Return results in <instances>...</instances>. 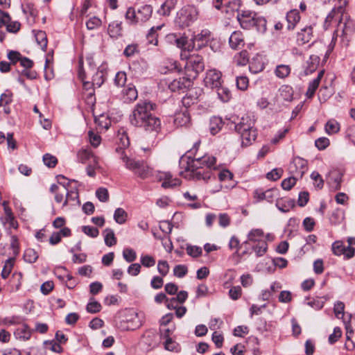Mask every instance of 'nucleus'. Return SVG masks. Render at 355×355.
I'll use <instances>...</instances> for the list:
<instances>
[{
  "label": "nucleus",
  "instance_id": "473e14b6",
  "mask_svg": "<svg viewBox=\"0 0 355 355\" xmlns=\"http://www.w3.org/2000/svg\"><path fill=\"white\" fill-rule=\"evenodd\" d=\"M164 24L159 25L157 26H153L150 31H148L146 37L148 42L149 44H153L155 46L157 45L158 40H157V31L160 30L163 27Z\"/></svg>",
  "mask_w": 355,
  "mask_h": 355
},
{
  "label": "nucleus",
  "instance_id": "c85d7f7f",
  "mask_svg": "<svg viewBox=\"0 0 355 355\" xmlns=\"http://www.w3.org/2000/svg\"><path fill=\"white\" fill-rule=\"evenodd\" d=\"M93 157H97L93 153L87 148H82L77 153L78 162L85 164L87 162H93Z\"/></svg>",
  "mask_w": 355,
  "mask_h": 355
},
{
  "label": "nucleus",
  "instance_id": "338daca9",
  "mask_svg": "<svg viewBox=\"0 0 355 355\" xmlns=\"http://www.w3.org/2000/svg\"><path fill=\"white\" fill-rule=\"evenodd\" d=\"M297 178L295 176H292L284 179L282 182L283 189L290 190L296 184Z\"/></svg>",
  "mask_w": 355,
  "mask_h": 355
},
{
  "label": "nucleus",
  "instance_id": "2eb2a0df",
  "mask_svg": "<svg viewBox=\"0 0 355 355\" xmlns=\"http://www.w3.org/2000/svg\"><path fill=\"white\" fill-rule=\"evenodd\" d=\"M58 183L60 184H62L64 189L65 191V200L63 202V207L66 206L69 201L71 200H76L78 199V187L76 186L74 187V191H69V185L71 184L70 182H67V183L65 182H61L60 180L62 179L64 180H66V178L63 175H58Z\"/></svg>",
  "mask_w": 355,
  "mask_h": 355
},
{
  "label": "nucleus",
  "instance_id": "7ed1b4c3",
  "mask_svg": "<svg viewBox=\"0 0 355 355\" xmlns=\"http://www.w3.org/2000/svg\"><path fill=\"white\" fill-rule=\"evenodd\" d=\"M155 108V104L150 101L138 103L129 116L130 123L146 131L157 132L161 129V121L151 112Z\"/></svg>",
  "mask_w": 355,
  "mask_h": 355
},
{
  "label": "nucleus",
  "instance_id": "7c9ffc66",
  "mask_svg": "<svg viewBox=\"0 0 355 355\" xmlns=\"http://www.w3.org/2000/svg\"><path fill=\"white\" fill-rule=\"evenodd\" d=\"M263 69L264 64L260 57L257 56L249 61V69L252 73L261 72Z\"/></svg>",
  "mask_w": 355,
  "mask_h": 355
},
{
  "label": "nucleus",
  "instance_id": "0eeeda50",
  "mask_svg": "<svg viewBox=\"0 0 355 355\" xmlns=\"http://www.w3.org/2000/svg\"><path fill=\"white\" fill-rule=\"evenodd\" d=\"M121 159L125 163L126 168L132 171L137 177L146 179L153 175V169L147 162L131 159L126 155H123Z\"/></svg>",
  "mask_w": 355,
  "mask_h": 355
},
{
  "label": "nucleus",
  "instance_id": "cd10ccee",
  "mask_svg": "<svg viewBox=\"0 0 355 355\" xmlns=\"http://www.w3.org/2000/svg\"><path fill=\"white\" fill-rule=\"evenodd\" d=\"M178 0H166L158 10L160 15L168 16L177 4Z\"/></svg>",
  "mask_w": 355,
  "mask_h": 355
},
{
  "label": "nucleus",
  "instance_id": "6e6d98bb",
  "mask_svg": "<svg viewBox=\"0 0 355 355\" xmlns=\"http://www.w3.org/2000/svg\"><path fill=\"white\" fill-rule=\"evenodd\" d=\"M102 21L101 19L96 17H91L86 22V26L88 30H94L101 26Z\"/></svg>",
  "mask_w": 355,
  "mask_h": 355
},
{
  "label": "nucleus",
  "instance_id": "864d4df0",
  "mask_svg": "<svg viewBox=\"0 0 355 355\" xmlns=\"http://www.w3.org/2000/svg\"><path fill=\"white\" fill-rule=\"evenodd\" d=\"M43 162L49 168H54L58 163V159L55 156L46 153L43 156Z\"/></svg>",
  "mask_w": 355,
  "mask_h": 355
},
{
  "label": "nucleus",
  "instance_id": "58836bf2",
  "mask_svg": "<svg viewBox=\"0 0 355 355\" xmlns=\"http://www.w3.org/2000/svg\"><path fill=\"white\" fill-rule=\"evenodd\" d=\"M105 243V245L111 247L116 243V239L114 232L112 229L107 228L104 231Z\"/></svg>",
  "mask_w": 355,
  "mask_h": 355
},
{
  "label": "nucleus",
  "instance_id": "79ce46f5",
  "mask_svg": "<svg viewBox=\"0 0 355 355\" xmlns=\"http://www.w3.org/2000/svg\"><path fill=\"white\" fill-rule=\"evenodd\" d=\"M268 244L266 241H260L256 245L252 246V250L255 252L257 257H261L266 252Z\"/></svg>",
  "mask_w": 355,
  "mask_h": 355
},
{
  "label": "nucleus",
  "instance_id": "f03ea898",
  "mask_svg": "<svg viewBox=\"0 0 355 355\" xmlns=\"http://www.w3.org/2000/svg\"><path fill=\"white\" fill-rule=\"evenodd\" d=\"M216 163V157L207 155L196 159L182 156L180 159V167L188 173L189 178L205 182L211 178V169L215 168Z\"/></svg>",
  "mask_w": 355,
  "mask_h": 355
},
{
  "label": "nucleus",
  "instance_id": "9b49d317",
  "mask_svg": "<svg viewBox=\"0 0 355 355\" xmlns=\"http://www.w3.org/2000/svg\"><path fill=\"white\" fill-rule=\"evenodd\" d=\"M307 168V162L300 157H295L289 164V171L293 176L301 178Z\"/></svg>",
  "mask_w": 355,
  "mask_h": 355
},
{
  "label": "nucleus",
  "instance_id": "f704fd0d",
  "mask_svg": "<svg viewBox=\"0 0 355 355\" xmlns=\"http://www.w3.org/2000/svg\"><path fill=\"white\" fill-rule=\"evenodd\" d=\"M33 33H35V40L38 45L43 51H45L47 46V37L46 33L42 31H33Z\"/></svg>",
  "mask_w": 355,
  "mask_h": 355
},
{
  "label": "nucleus",
  "instance_id": "c756f323",
  "mask_svg": "<svg viewBox=\"0 0 355 355\" xmlns=\"http://www.w3.org/2000/svg\"><path fill=\"white\" fill-rule=\"evenodd\" d=\"M276 206L280 211L286 213L295 207V201L291 199L277 200Z\"/></svg>",
  "mask_w": 355,
  "mask_h": 355
},
{
  "label": "nucleus",
  "instance_id": "423d86ee",
  "mask_svg": "<svg viewBox=\"0 0 355 355\" xmlns=\"http://www.w3.org/2000/svg\"><path fill=\"white\" fill-rule=\"evenodd\" d=\"M153 7L150 5H144L137 9L129 7L125 14V18L131 26L143 25L152 17Z\"/></svg>",
  "mask_w": 355,
  "mask_h": 355
},
{
  "label": "nucleus",
  "instance_id": "4c0bfd02",
  "mask_svg": "<svg viewBox=\"0 0 355 355\" xmlns=\"http://www.w3.org/2000/svg\"><path fill=\"white\" fill-rule=\"evenodd\" d=\"M128 218L127 212L122 208H117L114 211V219L118 224H123L125 223Z\"/></svg>",
  "mask_w": 355,
  "mask_h": 355
},
{
  "label": "nucleus",
  "instance_id": "a878e982",
  "mask_svg": "<svg viewBox=\"0 0 355 355\" xmlns=\"http://www.w3.org/2000/svg\"><path fill=\"white\" fill-rule=\"evenodd\" d=\"M180 71L177 61L171 58H167L164 60L161 66L160 71L162 73H166L171 71Z\"/></svg>",
  "mask_w": 355,
  "mask_h": 355
},
{
  "label": "nucleus",
  "instance_id": "8fccbe9b",
  "mask_svg": "<svg viewBox=\"0 0 355 355\" xmlns=\"http://www.w3.org/2000/svg\"><path fill=\"white\" fill-rule=\"evenodd\" d=\"M311 178L313 180L315 187L321 189L324 186V180L321 175L317 171H313L311 174Z\"/></svg>",
  "mask_w": 355,
  "mask_h": 355
},
{
  "label": "nucleus",
  "instance_id": "774afa93",
  "mask_svg": "<svg viewBox=\"0 0 355 355\" xmlns=\"http://www.w3.org/2000/svg\"><path fill=\"white\" fill-rule=\"evenodd\" d=\"M82 230L85 234L92 238H96L99 234V231L96 227L89 225L83 226Z\"/></svg>",
  "mask_w": 355,
  "mask_h": 355
},
{
  "label": "nucleus",
  "instance_id": "69168bd1",
  "mask_svg": "<svg viewBox=\"0 0 355 355\" xmlns=\"http://www.w3.org/2000/svg\"><path fill=\"white\" fill-rule=\"evenodd\" d=\"M242 295V289L241 286H232L229 291V296L232 300H237Z\"/></svg>",
  "mask_w": 355,
  "mask_h": 355
},
{
  "label": "nucleus",
  "instance_id": "6ab92c4d",
  "mask_svg": "<svg viewBox=\"0 0 355 355\" xmlns=\"http://www.w3.org/2000/svg\"><path fill=\"white\" fill-rule=\"evenodd\" d=\"M343 176V173L340 170H333L329 173V180L328 183L331 186L334 191H338L341 189Z\"/></svg>",
  "mask_w": 355,
  "mask_h": 355
},
{
  "label": "nucleus",
  "instance_id": "f3484780",
  "mask_svg": "<svg viewBox=\"0 0 355 355\" xmlns=\"http://www.w3.org/2000/svg\"><path fill=\"white\" fill-rule=\"evenodd\" d=\"M278 190L276 189H270L263 191L262 189H257L254 191V198H257L258 201L263 200L268 202H272L273 198L277 196Z\"/></svg>",
  "mask_w": 355,
  "mask_h": 355
},
{
  "label": "nucleus",
  "instance_id": "052dcab7",
  "mask_svg": "<svg viewBox=\"0 0 355 355\" xmlns=\"http://www.w3.org/2000/svg\"><path fill=\"white\" fill-rule=\"evenodd\" d=\"M236 83L239 89L245 91L248 89L249 80L246 76H239L236 78Z\"/></svg>",
  "mask_w": 355,
  "mask_h": 355
},
{
  "label": "nucleus",
  "instance_id": "e433bc0d",
  "mask_svg": "<svg viewBox=\"0 0 355 355\" xmlns=\"http://www.w3.org/2000/svg\"><path fill=\"white\" fill-rule=\"evenodd\" d=\"M38 253L33 248H28L24 251V260L30 263H35L38 259Z\"/></svg>",
  "mask_w": 355,
  "mask_h": 355
},
{
  "label": "nucleus",
  "instance_id": "e2e57ef3",
  "mask_svg": "<svg viewBox=\"0 0 355 355\" xmlns=\"http://www.w3.org/2000/svg\"><path fill=\"white\" fill-rule=\"evenodd\" d=\"M127 80V76L124 71H119L114 78V83L119 87H123Z\"/></svg>",
  "mask_w": 355,
  "mask_h": 355
},
{
  "label": "nucleus",
  "instance_id": "bf43d9fd",
  "mask_svg": "<svg viewBox=\"0 0 355 355\" xmlns=\"http://www.w3.org/2000/svg\"><path fill=\"white\" fill-rule=\"evenodd\" d=\"M320 83L318 82V80H313L309 84V87L306 93V96L307 98H311L315 94V92L318 87H319Z\"/></svg>",
  "mask_w": 355,
  "mask_h": 355
},
{
  "label": "nucleus",
  "instance_id": "de8ad7c7",
  "mask_svg": "<svg viewBox=\"0 0 355 355\" xmlns=\"http://www.w3.org/2000/svg\"><path fill=\"white\" fill-rule=\"evenodd\" d=\"M101 304L91 299V301L87 304V311L90 313H96L101 310Z\"/></svg>",
  "mask_w": 355,
  "mask_h": 355
},
{
  "label": "nucleus",
  "instance_id": "37998d69",
  "mask_svg": "<svg viewBox=\"0 0 355 355\" xmlns=\"http://www.w3.org/2000/svg\"><path fill=\"white\" fill-rule=\"evenodd\" d=\"M14 258H9L6 261L4 266L1 271V277L3 279H6L8 277L14 266Z\"/></svg>",
  "mask_w": 355,
  "mask_h": 355
},
{
  "label": "nucleus",
  "instance_id": "13d9d810",
  "mask_svg": "<svg viewBox=\"0 0 355 355\" xmlns=\"http://www.w3.org/2000/svg\"><path fill=\"white\" fill-rule=\"evenodd\" d=\"M96 196L98 199L103 202H105L109 200L108 191L104 187L98 188L96 191Z\"/></svg>",
  "mask_w": 355,
  "mask_h": 355
},
{
  "label": "nucleus",
  "instance_id": "09e8293b",
  "mask_svg": "<svg viewBox=\"0 0 355 355\" xmlns=\"http://www.w3.org/2000/svg\"><path fill=\"white\" fill-rule=\"evenodd\" d=\"M17 334L20 338L28 340L31 336V331L28 326L24 324L21 329L17 330Z\"/></svg>",
  "mask_w": 355,
  "mask_h": 355
},
{
  "label": "nucleus",
  "instance_id": "1a4fd4ad",
  "mask_svg": "<svg viewBox=\"0 0 355 355\" xmlns=\"http://www.w3.org/2000/svg\"><path fill=\"white\" fill-rule=\"evenodd\" d=\"M205 64L202 57L198 54L191 55L187 60L185 69L187 76L195 78L198 74L204 70Z\"/></svg>",
  "mask_w": 355,
  "mask_h": 355
},
{
  "label": "nucleus",
  "instance_id": "ddd939ff",
  "mask_svg": "<svg viewBox=\"0 0 355 355\" xmlns=\"http://www.w3.org/2000/svg\"><path fill=\"white\" fill-rule=\"evenodd\" d=\"M191 77H180L171 81L168 84V89L173 92H184L189 87L191 86Z\"/></svg>",
  "mask_w": 355,
  "mask_h": 355
},
{
  "label": "nucleus",
  "instance_id": "ea45409f",
  "mask_svg": "<svg viewBox=\"0 0 355 355\" xmlns=\"http://www.w3.org/2000/svg\"><path fill=\"white\" fill-rule=\"evenodd\" d=\"M291 73V67L286 64H279L277 66L275 73L279 78L287 77Z\"/></svg>",
  "mask_w": 355,
  "mask_h": 355
},
{
  "label": "nucleus",
  "instance_id": "a18cd8bd",
  "mask_svg": "<svg viewBox=\"0 0 355 355\" xmlns=\"http://www.w3.org/2000/svg\"><path fill=\"white\" fill-rule=\"evenodd\" d=\"M97 168H99V166H98V157H93V162H89L87 166V168H86V171H87V174L89 176V177H92L94 178L95 175H96V169Z\"/></svg>",
  "mask_w": 355,
  "mask_h": 355
},
{
  "label": "nucleus",
  "instance_id": "4d7b16f0",
  "mask_svg": "<svg viewBox=\"0 0 355 355\" xmlns=\"http://www.w3.org/2000/svg\"><path fill=\"white\" fill-rule=\"evenodd\" d=\"M186 250L187 254L192 257H198L202 254V248L196 245H188Z\"/></svg>",
  "mask_w": 355,
  "mask_h": 355
},
{
  "label": "nucleus",
  "instance_id": "4be33fe9",
  "mask_svg": "<svg viewBox=\"0 0 355 355\" xmlns=\"http://www.w3.org/2000/svg\"><path fill=\"white\" fill-rule=\"evenodd\" d=\"M229 44L232 49H236L244 45V37L241 31H234L230 37Z\"/></svg>",
  "mask_w": 355,
  "mask_h": 355
},
{
  "label": "nucleus",
  "instance_id": "2f4dec72",
  "mask_svg": "<svg viewBox=\"0 0 355 355\" xmlns=\"http://www.w3.org/2000/svg\"><path fill=\"white\" fill-rule=\"evenodd\" d=\"M233 177V173L229 170H223L218 174V179L220 182H225L227 180L232 181L230 184L225 186L227 189H232L236 185V182L232 181Z\"/></svg>",
  "mask_w": 355,
  "mask_h": 355
},
{
  "label": "nucleus",
  "instance_id": "39448f33",
  "mask_svg": "<svg viewBox=\"0 0 355 355\" xmlns=\"http://www.w3.org/2000/svg\"><path fill=\"white\" fill-rule=\"evenodd\" d=\"M236 19L243 29L249 30L255 27L258 31L266 30V19L252 10L245 9L239 10Z\"/></svg>",
  "mask_w": 355,
  "mask_h": 355
},
{
  "label": "nucleus",
  "instance_id": "603ef678",
  "mask_svg": "<svg viewBox=\"0 0 355 355\" xmlns=\"http://www.w3.org/2000/svg\"><path fill=\"white\" fill-rule=\"evenodd\" d=\"M123 257L127 262L131 263L137 259V254L133 249L125 248L123 251Z\"/></svg>",
  "mask_w": 355,
  "mask_h": 355
},
{
  "label": "nucleus",
  "instance_id": "a19ab883",
  "mask_svg": "<svg viewBox=\"0 0 355 355\" xmlns=\"http://www.w3.org/2000/svg\"><path fill=\"white\" fill-rule=\"evenodd\" d=\"M340 130V124L336 120L331 119L327 122L325 131L328 135L337 133Z\"/></svg>",
  "mask_w": 355,
  "mask_h": 355
},
{
  "label": "nucleus",
  "instance_id": "6e6552de",
  "mask_svg": "<svg viewBox=\"0 0 355 355\" xmlns=\"http://www.w3.org/2000/svg\"><path fill=\"white\" fill-rule=\"evenodd\" d=\"M198 10L193 6H186L177 13L175 24L183 28L189 26L198 18Z\"/></svg>",
  "mask_w": 355,
  "mask_h": 355
},
{
  "label": "nucleus",
  "instance_id": "0e129e2a",
  "mask_svg": "<svg viewBox=\"0 0 355 355\" xmlns=\"http://www.w3.org/2000/svg\"><path fill=\"white\" fill-rule=\"evenodd\" d=\"M157 270L162 277H165L169 271V265L166 261L160 260L157 263Z\"/></svg>",
  "mask_w": 355,
  "mask_h": 355
},
{
  "label": "nucleus",
  "instance_id": "49530a36",
  "mask_svg": "<svg viewBox=\"0 0 355 355\" xmlns=\"http://www.w3.org/2000/svg\"><path fill=\"white\" fill-rule=\"evenodd\" d=\"M83 98H85V103L89 106L93 107L96 103V97L94 94V89H88V92L83 93Z\"/></svg>",
  "mask_w": 355,
  "mask_h": 355
},
{
  "label": "nucleus",
  "instance_id": "dca6fc26",
  "mask_svg": "<svg viewBox=\"0 0 355 355\" xmlns=\"http://www.w3.org/2000/svg\"><path fill=\"white\" fill-rule=\"evenodd\" d=\"M221 73L215 69L209 70L205 78L206 86L216 89L221 86Z\"/></svg>",
  "mask_w": 355,
  "mask_h": 355
},
{
  "label": "nucleus",
  "instance_id": "3c124183",
  "mask_svg": "<svg viewBox=\"0 0 355 355\" xmlns=\"http://www.w3.org/2000/svg\"><path fill=\"white\" fill-rule=\"evenodd\" d=\"M11 284V291H17L21 285V275L20 273L13 275Z\"/></svg>",
  "mask_w": 355,
  "mask_h": 355
},
{
  "label": "nucleus",
  "instance_id": "5fc2aeb1",
  "mask_svg": "<svg viewBox=\"0 0 355 355\" xmlns=\"http://www.w3.org/2000/svg\"><path fill=\"white\" fill-rule=\"evenodd\" d=\"M141 263L142 266L146 268H150L155 265V259L150 255L145 254L141 256Z\"/></svg>",
  "mask_w": 355,
  "mask_h": 355
},
{
  "label": "nucleus",
  "instance_id": "bb28decb",
  "mask_svg": "<svg viewBox=\"0 0 355 355\" xmlns=\"http://www.w3.org/2000/svg\"><path fill=\"white\" fill-rule=\"evenodd\" d=\"M223 121L222 118L219 116H212L209 120V130L210 132L214 135L220 132L223 126Z\"/></svg>",
  "mask_w": 355,
  "mask_h": 355
},
{
  "label": "nucleus",
  "instance_id": "f8f14e48",
  "mask_svg": "<svg viewBox=\"0 0 355 355\" xmlns=\"http://www.w3.org/2000/svg\"><path fill=\"white\" fill-rule=\"evenodd\" d=\"M314 24H308L302 28L296 35V41L298 45H304L313 40Z\"/></svg>",
  "mask_w": 355,
  "mask_h": 355
},
{
  "label": "nucleus",
  "instance_id": "a211bd4d",
  "mask_svg": "<svg viewBox=\"0 0 355 355\" xmlns=\"http://www.w3.org/2000/svg\"><path fill=\"white\" fill-rule=\"evenodd\" d=\"M138 97V92L135 86L128 84L122 91V99L124 103H130Z\"/></svg>",
  "mask_w": 355,
  "mask_h": 355
},
{
  "label": "nucleus",
  "instance_id": "aec40b11",
  "mask_svg": "<svg viewBox=\"0 0 355 355\" xmlns=\"http://www.w3.org/2000/svg\"><path fill=\"white\" fill-rule=\"evenodd\" d=\"M301 17L297 9L288 11L286 16L288 30H293L300 21Z\"/></svg>",
  "mask_w": 355,
  "mask_h": 355
},
{
  "label": "nucleus",
  "instance_id": "412c9836",
  "mask_svg": "<svg viewBox=\"0 0 355 355\" xmlns=\"http://www.w3.org/2000/svg\"><path fill=\"white\" fill-rule=\"evenodd\" d=\"M159 179V180H163L162 187L164 188H172L180 184L179 179H173L171 174L167 172L161 173Z\"/></svg>",
  "mask_w": 355,
  "mask_h": 355
},
{
  "label": "nucleus",
  "instance_id": "f257e3e1",
  "mask_svg": "<svg viewBox=\"0 0 355 355\" xmlns=\"http://www.w3.org/2000/svg\"><path fill=\"white\" fill-rule=\"evenodd\" d=\"M334 6L331 12L328 14L324 21V27L327 29L332 23L336 24V29L334 31L333 37L325 57H329L336 45L337 37H341V43L345 46L349 45V39L355 31L354 21L345 12L347 5V0H334Z\"/></svg>",
  "mask_w": 355,
  "mask_h": 355
},
{
  "label": "nucleus",
  "instance_id": "20e7f679",
  "mask_svg": "<svg viewBox=\"0 0 355 355\" xmlns=\"http://www.w3.org/2000/svg\"><path fill=\"white\" fill-rule=\"evenodd\" d=\"M254 120L250 116H243L235 125V130L240 135L242 146H250L257 137V130L254 127Z\"/></svg>",
  "mask_w": 355,
  "mask_h": 355
},
{
  "label": "nucleus",
  "instance_id": "4468645a",
  "mask_svg": "<svg viewBox=\"0 0 355 355\" xmlns=\"http://www.w3.org/2000/svg\"><path fill=\"white\" fill-rule=\"evenodd\" d=\"M211 39V32L205 29L201 31L197 35H194L192 38V43L194 44V50L198 51L207 45Z\"/></svg>",
  "mask_w": 355,
  "mask_h": 355
},
{
  "label": "nucleus",
  "instance_id": "72a5a7b5",
  "mask_svg": "<svg viewBox=\"0 0 355 355\" xmlns=\"http://www.w3.org/2000/svg\"><path fill=\"white\" fill-rule=\"evenodd\" d=\"M234 62L238 66H244L249 62V54L245 50L238 53L234 58Z\"/></svg>",
  "mask_w": 355,
  "mask_h": 355
},
{
  "label": "nucleus",
  "instance_id": "680f3d73",
  "mask_svg": "<svg viewBox=\"0 0 355 355\" xmlns=\"http://www.w3.org/2000/svg\"><path fill=\"white\" fill-rule=\"evenodd\" d=\"M345 245L340 241H336L332 244L333 253L336 256H340L344 253Z\"/></svg>",
  "mask_w": 355,
  "mask_h": 355
},
{
  "label": "nucleus",
  "instance_id": "9d476101",
  "mask_svg": "<svg viewBox=\"0 0 355 355\" xmlns=\"http://www.w3.org/2000/svg\"><path fill=\"white\" fill-rule=\"evenodd\" d=\"M87 62L89 65V69L88 73L92 74V85L96 86V87H100L106 78L107 76V69L105 66H101L98 67L97 70L94 71V67L92 66V59L87 58Z\"/></svg>",
  "mask_w": 355,
  "mask_h": 355
},
{
  "label": "nucleus",
  "instance_id": "b1692460",
  "mask_svg": "<svg viewBox=\"0 0 355 355\" xmlns=\"http://www.w3.org/2000/svg\"><path fill=\"white\" fill-rule=\"evenodd\" d=\"M107 33L112 38H118L123 35L122 22L114 21L109 24Z\"/></svg>",
  "mask_w": 355,
  "mask_h": 355
},
{
  "label": "nucleus",
  "instance_id": "5701e85b",
  "mask_svg": "<svg viewBox=\"0 0 355 355\" xmlns=\"http://www.w3.org/2000/svg\"><path fill=\"white\" fill-rule=\"evenodd\" d=\"M190 114L187 109L175 113L174 123L178 126H186L190 123Z\"/></svg>",
  "mask_w": 355,
  "mask_h": 355
},
{
  "label": "nucleus",
  "instance_id": "393cba45",
  "mask_svg": "<svg viewBox=\"0 0 355 355\" xmlns=\"http://www.w3.org/2000/svg\"><path fill=\"white\" fill-rule=\"evenodd\" d=\"M175 45L177 47L184 51L189 52L194 50V44L192 43L191 39L189 40L184 35L178 36Z\"/></svg>",
  "mask_w": 355,
  "mask_h": 355
},
{
  "label": "nucleus",
  "instance_id": "c03bdc74",
  "mask_svg": "<svg viewBox=\"0 0 355 355\" xmlns=\"http://www.w3.org/2000/svg\"><path fill=\"white\" fill-rule=\"evenodd\" d=\"M216 89L218 98L223 102H227L230 99L231 92L227 88L220 86Z\"/></svg>",
  "mask_w": 355,
  "mask_h": 355
},
{
  "label": "nucleus",
  "instance_id": "c9c22d12",
  "mask_svg": "<svg viewBox=\"0 0 355 355\" xmlns=\"http://www.w3.org/2000/svg\"><path fill=\"white\" fill-rule=\"evenodd\" d=\"M248 241L254 243H259L263 239V232L261 229L252 230L248 235Z\"/></svg>",
  "mask_w": 355,
  "mask_h": 355
}]
</instances>
